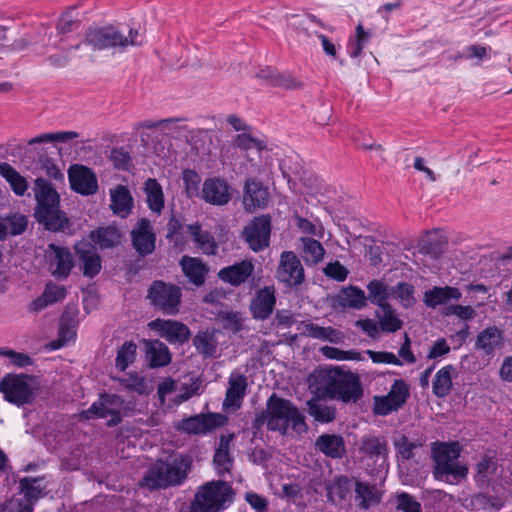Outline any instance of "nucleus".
<instances>
[{"mask_svg":"<svg viewBox=\"0 0 512 512\" xmlns=\"http://www.w3.org/2000/svg\"><path fill=\"white\" fill-rule=\"evenodd\" d=\"M90 239L100 248H113L120 244L121 233L113 226L100 227L90 233Z\"/></svg>","mask_w":512,"mask_h":512,"instance_id":"79ce46f5","label":"nucleus"},{"mask_svg":"<svg viewBox=\"0 0 512 512\" xmlns=\"http://www.w3.org/2000/svg\"><path fill=\"white\" fill-rule=\"evenodd\" d=\"M307 411L316 422L329 423L335 419L336 409L318 398L307 401Z\"/></svg>","mask_w":512,"mask_h":512,"instance_id":"37998d69","label":"nucleus"},{"mask_svg":"<svg viewBox=\"0 0 512 512\" xmlns=\"http://www.w3.org/2000/svg\"><path fill=\"white\" fill-rule=\"evenodd\" d=\"M303 333L311 338L338 343L341 341V332L332 327H321L313 323H305L303 325Z\"/></svg>","mask_w":512,"mask_h":512,"instance_id":"a18cd8bd","label":"nucleus"},{"mask_svg":"<svg viewBox=\"0 0 512 512\" xmlns=\"http://www.w3.org/2000/svg\"><path fill=\"white\" fill-rule=\"evenodd\" d=\"M256 77L262 80L264 84L285 89H295L300 85L292 75L279 73L272 67L261 69Z\"/></svg>","mask_w":512,"mask_h":512,"instance_id":"e433bc0d","label":"nucleus"},{"mask_svg":"<svg viewBox=\"0 0 512 512\" xmlns=\"http://www.w3.org/2000/svg\"><path fill=\"white\" fill-rule=\"evenodd\" d=\"M248 388L247 379L243 374L231 373L228 379V387L226 389L223 401V409L226 411L238 410L243 402Z\"/></svg>","mask_w":512,"mask_h":512,"instance_id":"4be33fe9","label":"nucleus"},{"mask_svg":"<svg viewBox=\"0 0 512 512\" xmlns=\"http://www.w3.org/2000/svg\"><path fill=\"white\" fill-rule=\"evenodd\" d=\"M340 302L343 306L361 309L366 305L365 293L358 287L350 286L343 289Z\"/></svg>","mask_w":512,"mask_h":512,"instance_id":"8fccbe9b","label":"nucleus"},{"mask_svg":"<svg viewBox=\"0 0 512 512\" xmlns=\"http://www.w3.org/2000/svg\"><path fill=\"white\" fill-rule=\"evenodd\" d=\"M271 234V218L269 215L255 217L244 229L243 235L254 252L269 246Z\"/></svg>","mask_w":512,"mask_h":512,"instance_id":"4468645a","label":"nucleus"},{"mask_svg":"<svg viewBox=\"0 0 512 512\" xmlns=\"http://www.w3.org/2000/svg\"><path fill=\"white\" fill-rule=\"evenodd\" d=\"M355 481V478L346 475L335 476L326 487L329 500L334 503L350 500Z\"/></svg>","mask_w":512,"mask_h":512,"instance_id":"c85d7f7f","label":"nucleus"},{"mask_svg":"<svg viewBox=\"0 0 512 512\" xmlns=\"http://www.w3.org/2000/svg\"><path fill=\"white\" fill-rule=\"evenodd\" d=\"M277 279L288 287H296L304 280V268L292 251H284L280 256Z\"/></svg>","mask_w":512,"mask_h":512,"instance_id":"dca6fc26","label":"nucleus"},{"mask_svg":"<svg viewBox=\"0 0 512 512\" xmlns=\"http://www.w3.org/2000/svg\"><path fill=\"white\" fill-rule=\"evenodd\" d=\"M76 336V331L73 326H68L61 323L58 333V339L52 342V349H59L67 345Z\"/></svg>","mask_w":512,"mask_h":512,"instance_id":"774afa93","label":"nucleus"},{"mask_svg":"<svg viewBox=\"0 0 512 512\" xmlns=\"http://www.w3.org/2000/svg\"><path fill=\"white\" fill-rule=\"evenodd\" d=\"M185 475L178 467L160 463L149 469L143 478V485L154 490L180 484Z\"/></svg>","mask_w":512,"mask_h":512,"instance_id":"ddd939ff","label":"nucleus"},{"mask_svg":"<svg viewBox=\"0 0 512 512\" xmlns=\"http://www.w3.org/2000/svg\"><path fill=\"white\" fill-rule=\"evenodd\" d=\"M193 345L197 352L204 357H212L217 348V342L213 335L200 331L193 339Z\"/></svg>","mask_w":512,"mask_h":512,"instance_id":"603ef678","label":"nucleus"},{"mask_svg":"<svg viewBox=\"0 0 512 512\" xmlns=\"http://www.w3.org/2000/svg\"><path fill=\"white\" fill-rule=\"evenodd\" d=\"M361 459L368 467L373 464L371 473L378 472L387 466V444L386 441L377 436H365L359 445Z\"/></svg>","mask_w":512,"mask_h":512,"instance_id":"f8f14e48","label":"nucleus"},{"mask_svg":"<svg viewBox=\"0 0 512 512\" xmlns=\"http://www.w3.org/2000/svg\"><path fill=\"white\" fill-rule=\"evenodd\" d=\"M295 221L296 226L301 232L320 238L323 237L324 229L321 225H316L312 221L298 215L295 216Z\"/></svg>","mask_w":512,"mask_h":512,"instance_id":"69168bd1","label":"nucleus"},{"mask_svg":"<svg viewBox=\"0 0 512 512\" xmlns=\"http://www.w3.org/2000/svg\"><path fill=\"white\" fill-rule=\"evenodd\" d=\"M453 371L454 367L452 365H446L435 374L432 388L437 397L443 398L450 393L452 388L451 373Z\"/></svg>","mask_w":512,"mask_h":512,"instance_id":"de8ad7c7","label":"nucleus"},{"mask_svg":"<svg viewBox=\"0 0 512 512\" xmlns=\"http://www.w3.org/2000/svg\"><path fill=\"white\" fill-rule=\"evenodd\" d=\"M46 257L49 269L54 276L61 279L68 277L73 268L72 254L68 248L51 243L46 250Z\"/></svg>","mask_w":512,"mask_h":512,"instance_id":"6ab92c4d","label":"nucleus"},{"mask_svg":"<svg viewBox=\"0 0 512 512\" xmlns=\"http://www.w3.org/2000/svg\"><path fill=\"white\" fill-rule=\"evenodd\" d=\"M0 176L10 185L17 196H23L28 190V182L14 167L7 162L0 163Z\"/></svg>","mask_w":512,"mask_h":512,"instance_id":"a19ab883","label":"nucleus"},{"mask_svg":"<svg viewBox=\"0 0 512 512\" xmlns=\"http://www.w3.org/2000/svg\"><path fill=\"white\" fill-rule=\"evenodd\" d=\"M234 500L231 485L222 480L210 481L200 486L189 506V512H222Z\"/></svg>","mask_w":512,"mask_h":512,"instance_id":"423d86ee","label":"nucleus"},{"mask_svg":"<svg viewBox=\"0 0 512 512\" xmlns=\"http://www.w3.org/2000/svg\"><path fill=\"white\" fill-rule=\"evenodd\" d=\"M71 188L82 195H92L98 190L95 173L83 165H72L68 170Z\"/></svg>","mask_w":512,"mask_h":512,"instance_id":"a211bd4d","label":"nucleus"},{"mask_svg":"<svg viewBox=\"0 0 512 512\" xmlns=\"http://www.w3.org/2000/svg\"><path fill=\"white\" fill-rule=\"evenodd\" d=\"M75 249L83 275L88 278L95 277L102 267L99 254L88 244L77 245Z\"/></svg>","mask_w":512,"mask_h":512,"instance_id":"c756f323","label":"nucleus"},{"mask_svg":"<svg viewBox=\"0 0 512 512\" xmlns=\"http://www.w3.org/2000/svg\"><path fill=\"white\" fill-rule=\"evenodd\" d=\"M181 296L178 286L160 280L154 281L148 290L151 304L167 315H176L179 312Z\"/></svg>","mask_w":512,"mask_h":512,"instance_id":"9b49d317","label":"nucleus"},{"mask_svg":"<svg viewBox=\"0 0 512 512\" xmlns=\"http://www.w3.org/2000/svg\"><path fill=\"white\" fill-rule=\"evenodd\" d=\"M201 196L209 204L224 206L231 200L230 187L223 179L209 178L203 183Z\"/></svg>","mask_w":512,"mask_h":512,"instance_id":"5701e85b","label":"nucleus"},{"mask_svg":"<svg viewBox=\"0 0 512 512\" xmlns=\"http://www.w3.org/2000/svg\"><path fill=\"white\" fill-rule=\"evenodd\" d=\"M149 327L158 332L159 335L165 338L169 343H185L189 340L190 330L189 328L175 320H163L155 319L149 323Z\"/></svg>","mask_w":512,"mask_h":512,"instance_id":"412c9836","label":"nucleus"},{"mask_svg":"<svg viewBox=\"0 0 512 512\" xmlns=\"http://www.w3.org/2000/svg\"><path fill=\"white\" fill-rule=\"evenodd\" d=\"M266 423L267 429L285 435L289 428L297 433L306 432L307 425L303 414L288 399L271 395L266 404V410L257 415L253 426L260 428Z\"/></svg>","mask_w":512,"mask_h":512,"instance_id":"f257e3e1","label":"nucleus"},{"mask_svg":"<svg viewBox=\"0 0 512 512\" xmlns=\"http://www.w3.org/2000/svg\"><path fill=\"white\" fill-rule=\"evenodd\" d=\"M315 448L332 459H340L346 453L343 437L336 434H321L315 441Z\"/></svg>","mask_w":512,"mask_h":512,"instance_id":"7c9ffc66","label":"nucleus"},{"mask_svg":"<svg viewBox=\"0 0 512 512\" xmlns=\"http://www.w3.org/2000/svg\"><path fill=\"white\" fill-rule=\"evenodd\" d=\"M503 345V331L494 325L480 331L475 341V349L482 351L489 358L494 357L496 350L501 349Z\"/></svg>","mask_w":512,"mask_h":512,"instance_id":"a878e982","label":"nucleus"},{"mask_svg":"<svg viewBox=\"0 0 512 512\" xmlns=\"http://www.w3.org/2000/svg\"><path fill=\"white\" fill-rule=\"evenodd\" d=\"M269 202L268 188L260 181L248 179L244 185L243 205L246 211L265 208Z\"/></svg>","mask_w":512,"mask_h":512,"instance_id":"b1692460","label":"nucleus"},{"mask_svg":"<svg viewBox=\"0 0 512 512\" xmlns=\"http://www.w3.org/2000/svg\"><path fill=\"white\" fill-rule=\"evenodd\" d=\"M19 487L24 500L9 499L0 507V512H33L34 503L46 494V485L41 477H24L20 479Z\"/></svg>","mask_w":512,"mask_h":512,"instance_id":"9d476101","label":"nucleus"},{"mask_svg":"<svg viewBox=\"0 0 512 512\" xmlns=\"http://www.w3.org/2000/svg\"><path fill=\"white\" fill-rule=\"evenodd\" d=\"M254 272V264L250 260H242L233 265L223 267L218 272L221 281L232 286H239L245 283Z\"/></svg>","mask_w":512,"mask_h":512,"instance_id":"bb28decb","label":"nucleus"},{"mask_svg":"<svg viewBox=\"0 0 512 512\" xmlns=\"http://www.w3.org/2000/svg\"><path fill=\"white\" fill-rule=\"evenodd\" d=\"M462 297V293L456 287L452 286H435L424 292V304L432 309L439 305H446L449 301H458Z\"/></svg>","mask_w":512,"mask_h":512,"instance_id":"2f4dec72","label":"nucleus"},{"mask_svg":"<svg viewBox=\"0 0 512 512\" xmlns=\"http://www.w3.org/2000/svg\"><path fill=\"white\" fill-rule=\"evenodd\" d=\"M460 446L457 442H435L431 449L435 479L457 483L467 475V468L460 464Z\"/></svg>","mask_w":512,"mask_h":512,"instance_id":"20e7f679","label":"nucleus"},{"mask_svg":"<svg viewBox=\"0 0 512 512\" xmlns=\"http://www.w3.org/2000/svg\"><path fill=\"white\" fill-rule=\"evenodd\" d=\"M144 192L148 208L156 214L164 209V193L160 183L154 178H148L144 183Z\"/></svg>","mask_w":512,"mask_h":512,"instance_id":"ea45409f","label":"nucleus"},{"mask_svg":"<svg viewBox=\"0 0 512 512\" xmlns=\"http://www.w3.org/2000/svg\"><path fill=\"white\" fill-rule=\"evenodd\" d=\"M234 145L240 150H250L256 149L257 151H262L266 149V142L262 139H258L253 137L248 131L238 134L234 140Z\"/></svg>","mask_w":512,"mask_h":512,"instance_id":"5fc2aeb1","label":"nucleus"},{"mask_svg":"<svg viewBox=\"0 0 512 512\" xmlns=\"http://www.w3.org/2000/svg\"><path fill=\"white\" fill-rule=\"evenodd\" d=\"M369 34L363 29L362 25L356 27V36L350 39L347 45V52L350 57L357 58L361 55L363 48L368 42Z\"/></svg>","mask_w":512,"mask_h":512,"instance_id":"6e6d98bb","label":"nucleus"},{"mask_svg":"<svg viewBox=\"0 0 512 512\" xmlns=\"http://www.w3.org/2000/svg\"><path fill=\"white\" fill-rule=\"evenodd\" d=\"M233 438V434L221 435L219 438L218 446L213 457V463L216 473L220 477L230 474L231 468L233 467L234 459L230 454V444Z\"/></svg>","mask_w":512,"mask_h":512,"instance_id":"cd10ccee","label":"nucleus"},{"mask_svg":"<svg viewBox=\"0 0 512 512\" xmlns=\"http://www.w3.org/2000/svg\"><path fill=\"white\" fill-rule=\"evenodd\" d=\"M354 498L358 508L367 510L381 501L376 485L360 480L355 481Z\"/></svg>","mask_w":512,"mask_h":512,"instance_id":"72a5a7b5","label":"nucleus"},{"mask_svg":"<svg viewBox=\"0 0 512 512\" xmlns=\"http://www.w3.org/2000/svg\"><path fill=\"white\" fill-rule=\"evenodd\" d=\"M394 446L398 459L406 461L416 456L418 450L423 447V442L420 439H409L402 435L395 439Z\"/></svg>","mask_w":512,"mask_h":512,"instance_id":"49530a36","label":"nucleus"},{"mask_svg":"<svg viewBox=\"0 0 512 512\" xmlns=\"http://www.w3.org/2000/svg\"><path fill=\"white\" fill-rule=\"evenodd\" d=\"M409 396V388L404 380L397 379L393 382L386 396L376 400L375 412L379 415H387L398 410L406 402Z\"/></svg>","mask_w":512,"mask_h":512,"instance_id":"f3484780","label":"nucleus"},{"mask_svg":"<svg viewBox=\"0 0 512 512\" xmlns=\"http://www.w3.org/2000/svg\"><path fill=\"white\" fill-rule=\"evenodd\" d=\"M3 398L18 407L31 404L35 397L33 379L25 374H7L0 381Z\"/></svg>","mask_w":512,"mask_h":512,"instance_id":"6e6552de","label":"nucleus"},{"mask_svg":"<svg viewBox=\"0 0 512 512\" xmlns=\"http://www.w3.org/2000/svg\"><path fill=\"white\" fill-rule=\"evenodd\" d=\"M180 266L184 275L191 283L196 286H200L204 283L208 269L202 260L194 257L183 256L180 260Z\"/></svg>","mask_w":512,"mask_h":512,"instance_id":"4c0bfd02","label":"nucleus"},{"mask_svg":"<svg viewBox=\"0 0 512 512\" xmlns=\"http://www.w3.org/2000/svg\"><path fill=\"white\" fill-rule=\"evenodd\" d=\"M7 231V235L10 233L12 235L22 234L28 225V219L25 215L21 214H13L6 218L5 223H2Z\"/></svg>","mask_w":512,"mask_h":512,"instance_id":"bf43d9fd","label":"nucleus"},{"mask_svg":"<svg viewBox=\"0 0 512 512\" xmlns=\"http://www.w3.org/2000/svg\"><path fill=\"white\" fill-rule=\"evenodd\" d=\"M141 43L138 29L121 23L90 27L85 34V44L98 51L124 52L128 47L139 46Z\"/></svg>","mask_w":512,"mask_h":512,"instance_id":"f03ea898","label":"nucleus"},{"mask_svg":"<svg viewBox=\"0 0 512 512\" xmlns=\"http://www.w3.org/2000/svg\"><path fill=\"white\" fill-rule=\"evenodd\" d=\"M183 223L175 215H172L167 223V235L166 237L173 240L175 244H178L183 240Z\"/></svg>","mask_w":512,"mask_h":512,"instance_id":"338daca9","label":"nucleus"},{"mask_svg":"<svg viewBox=\"0 0 512 512\" xmlns=\"http://www.w3.org/2000/svg\"><path fill=\"white\" fill-rule=\"evenodd\" d=\"M36 200L35 218L49 231H60L68 223L60 210V196L52 183L44 178H36L33 187Z\"/></svg>","mask_w":512,"mask_h":512,"instance_id":"7ed1b4c3","label":"nucleus"},{"mask_svg":"<svg viewBox=\"0 0 512 512\" xmlns=\"http://www.w3.org/2000/svg\"><path fill=\"white\" fill-rule=\"evenodd\" d=\"M78 136L79 134L75 131H61L40 134L30 139L27 145L21 148V161L26 163L27 159H35V156H37L39 168L43 170L48 177L54 180H63L64 174L56 162L52 158L44 155L42 153V149H36L34 146L36 144L52 142L65 143L71 139L77 138Z\"/></svg>","mask_w":512,"mask_h":512,"instance_id":"0eeeda50","label":"nucleus"},{"mask_svg":"<svg viewBox=\"0 0 512 512\" xmlns=\"http://www.w3.org/2000/svg\"><path fill=\"white\" fill-rule=\"evenodd\" d=\"M145 358L151 368L167 366L171 362L169 348L159 340H144Z\"/></svg>","mask_w":512,"mask_h":512,"instance_id":"473e14b6","label":"nucleus"},{"mask_svg":"<svg viewBox=\"0 0 512 512\" xmlns=\"http://www.w3.org/2000/svg\"><path fill=\"white\" fill-rule=\"evenodd\" d=\"M137 355V346L132 341H126L118 348L115 358V367L119 371H125L132 364Z\"/></svg>","mask_w":512,"mask_h":512,"instance_id":"09e8293b","label":"nucleus"},{"mask_svg":"<svg viewBox=\"0 0 512 512\" xmlns=\"http://www.w3.org/2000/svg\"><path fill=\"white\" fill-rule=\"evenodd\" d=\"M396 508L403 512H422L421 504L406 492L397 495Z\"/></svg>","mask_w":512,"mask_h":512,"instance_id":"680f3d73","label":"nucleus"},{"mask_svg":"<svg viewBox=\"0 0 512 512\" xmlns=\"http://www.w3.org/2000/svg\"><path fill=\"white\" fill-rule=\"evenodd\" d=\"M379 328L385 333H394L400 330L403 326V321L399 318L396 309L390 304L379 307L375 311Z\"/></svg>","mask_w":512,"mask_h":512,"instance_id":"58836bf2","label":"nucleus"},{"mask_svg":"<svg viewBox=\"0 0 512 512\" xmlns=\"http://www.w3.org/2000/svg\"><path fill=\"white\" fill-rule=\"evenodd\" d=\"M187 231L191 236L195 246L206 255H215L218 250V244L214 237L206 230L202 229L199 222L187 225Z\"/></svg>","mask_w":512,"mask_h":512,"instance_id":"f704fd0d","label":"nucleus"},{"mask_svg":"<svg viewBox=\"0 0 512 512\" xmlns=\"http://www.w3.org/2000/svg\"><path fill=\"white\" fill-rule=\"evenodd\" d=\"M126 409L125 401L116 394H100L97 401L81 412L84 419H107V425L112 427L118 425L124 416Z\"/></svg>","mask_w":512,"mask_h":512,"instance_id":"1a4fd4ad","label":"nucleus"},{"mask_svg":"<svg viewBox=\"0 0 512 512\" xmlns=\"http://www.w3.org/2000/svg\"><path fill=\"white\" fill-rule=\"evenodd\" d=\"M414 292V286L407 282H398L391 288V294L404 308H411L416 303Z\"/></svg>","mask_w":512,"mask_h":512,"instance_id":"864d4df0","label":"nucleus"},{"mask_svg":"<svg viewBox=\"0 0 512 512\" xmlns=\"http://www.w3.org/2000/svg\"><path fill=\"white\" fill-rule=\"evenodd\" d=\"M42 294L47 298L48 301H51L52 305L62 301L65 298L66 288L63 285L49 281L46 283Z\"/></svg>","mask_w":512,"mask_h":512,"instance_id":"e2e57ef3","label":"nucleus"},{"mask_svg":"<svg viewBox=\"0 0 512 512\" xmlns=\"http://www.w3.org/2000/svg\"><path fill=\"white\" fill-rule=\"evenodd\" d=\"M110 207L114 214L125 218L133 208V197L129 189L124 185H118L110 190Z\"/></svg>","mask_w":512,"mask_h":512,"instance_id":"c9c22d12","label":"nucleus"},{"mask_svg":"<svg viewBox=\"0 0 512 512\" xmlns=\"http://www.w3.org/2000/svg\"><path fill=\"white\" fill-rule=\"evenodd\" d=\"M324 274L338 282L346 280L348 276V269L342 265L339 261L330 262L323 269Z\"/></svg>","mask_w":512,"mask_h":512,"instance_id":"0e129e2a","label":"nucleus"},{"mask_svg":"<svg viewBox=\"0 0 512 512\" xmlns=\"http://www.w3.org/2000/svg\"><path fill=\"white\" fill-rule=\"evenodd\" d=\"M224 417L220 414L209 413L184 418L177 422L175 429L189 435H206L217 427L222 426Z\"/></svg>","mask_w":512,"mask_h":512,"instance_id":"2eb2a0df","label":"nucleus"},{"mask_svg":"<svg viewBox=\"0 0 512 512\" xmlns=\"http://www.w3.org/2000/svg\"><path fill=\"white\" fill-rule=\"evenodd\" d=\"M443 315L447 316V317L448 316H456L463 321H469L475 317L476 312H475L474 308L469 305L463 306L460 304H453V305L446 306L444 308Z\"/></svg>","mask_w":512,"mask_h":512,"instance_id":"052dcab7","label":"nucleus"},{"mask_svg":"<svg viewBox=\"0 0 512 512\" xmlns=\"http://www.w3.org/2000/svg\"><path fill=\"white\" fill-rule=\"evenodd\" d=\"M120 385L130 392L137 393L139 395L146 392L145 379L138 374H128L118 379Z\"/></svg>","mask_w":512,"mask_h":512,"instance_id":"4d7b16f0","label":"nucleus"},{"mask_svg":"<svg viewBox=\"0 0 512 512\" xmlns=\"http://www.w3.org/2000/svg\"><path fill=\"white\" fill-rule=\"evenodd\" d=\"M110 159L114 167L118 170L129 171L132 167V158L129 152L123 148H114L111 151Z\"/></svg>","mask_w":512,"mask_h":512,"instance_id":"13d9d810","label":"nucleus"},{"mask_svg":"<svg viewBox=\"0 0 512 512\" xmlns=\"http://www.w3.org/2000/svg\"><path fill=\"white\" fill-rule=\"evenodd\" d=\"M302 257L306 264L308 265H316L320 261H322L325 249L322 244L313 238L310 237H302Z\"/></svg>","mask_w":512,"mask_h":512,"instance_id":"c03bdc74","label":"nucleus"},{"mask_svg":"<svg viewBox=\"0 0 512 512\" xmlns=\"http://www.w3.org/2000/svg\"><path fill=\"white\" fill-rule=\"evenodd\" d=\"M368 290V299L369 301L377 305L378 307H382L384 305L389 304V289L387 285L378 280H372L367 285Z\"/></svg>","mask_w":512,"mask_h":512,"instance_id":"3c124183","label":"nucleus"},{"mask_svg":"<svg viewBox=\"0 0 512 512\" xmlns=\"http://www.w3.org/2000/svg\"><path fill=\"white\" fill-rule=\"evenodd\" d=\"M317 392L344 403L356 402L362 396V387L356 375L349 371L332 369L325 373Z\"/></svg>","mask_w":512,"mask_h":512,"instance_id":"39448f33","label":"nucleus"},{"mask_svg":"<svg viewBox=\"0 0 512 512\" xmlns=\"http://www.w3.org/2000/svg\"><path fill=\"white\" fill-rule=\"evenodd\" d=\"M131 240L134 249L141 256H147L155 250L156 236L150 220L141 218L131 231Z\"/></svg>","mask_w":512,"mask_h":512,"instance_id":"aec40b11","label":"nucleus"},{"mask_svg":"<svg viewBox=\"0 0 512 512\" xmlns=\"http://www.w3.org/2000/svg\"><path fill=\"white\" fill-rule=\"evenodd\" d=\"M276 304L275 288L265 286L255 294L250 304L251 314L254 319L266 320L273 313Z\"/></svg>","mask_w":512,"mask_h":512,"instance_id":"393cba45","label":"nucleus"}]
</instances>
